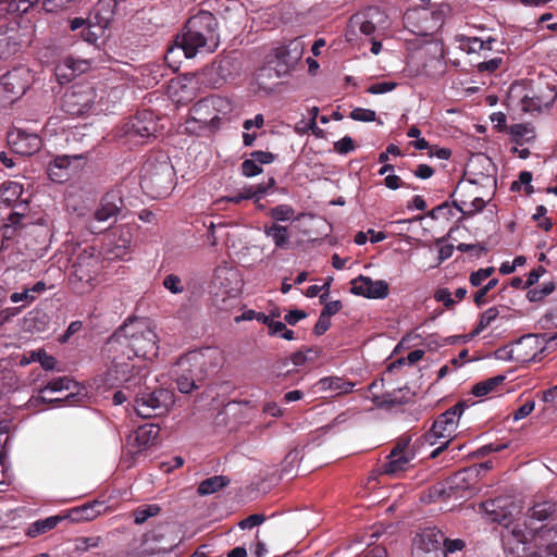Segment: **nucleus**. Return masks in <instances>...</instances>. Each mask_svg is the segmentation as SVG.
<instances>
[{
	"label": "nucleus",
	"instance_id": "nucleus-1",
	"mask_svg": "<svg viewBox=\"0 0 557 557\" xmlns=\"http://www.w3.org/2000/svg\"><path fill=\"white\" fill-rule=\"evenodd\" d=\"M106 351L111 366L104 374V384L131 389L143 383L141 367L135 361L151 359L158 354L157 334L147 320L129 319L110 336Z\"/></svg>",
	"mask_w": 557,
	"mask_h": 557
},
{
	"label": "nucleus",
	"instance_id": "nucleus-2",
	"mask_svg": "<svg viewBox=\"0 0 557 557\" xmlns=\"http://www.w3.org/2000/svg\"><path fill=\"white\" fill-rule=\"evenodd\" d=\"M174 169L164 154L158 159L149 158L144 166L140 180L141 188L151 197L160 198L170 193L173 186Z\"/></svg>",
	"mask_w": 557,
	"mask_h": 557
},
{
	"label": "nucleus",
	"instance_id": "nucleus-3",
	"mask_svg": "<svg viewBox=\"0 0 557 557\" xmlns=\"http://www.w3.org/2000/svg\"><path fill=\"white\" fill-rule=\"evenodd\" d=\"M463 413V405L456 404L440 414L433 422L431 430L424 435V441L431 446L438 445L431 453V457H437L455 437L460 417Z\"/></svg>",
	"mask_w": 557,
	"mask_h": 557
},
{
	"label": "nucleus",
	"instance_id": "nucleus-4",
	"mask_svg": "<svg viewBox=\"0 0 557 557\" xmlns=\"http://www.w3.org/2000/svg\"><path fill=\"white\" fill-rule=\"evenodd\" d=\"M388 28V17L384 11L376 7H370L354 14L345 33L349 42L358 41L359 34L367 37L380 35Z\"/></svg>",
	"mask_w": 557,
	"mask_h": 557
},
{
	"label": "nucleus",
	"instance_id": "nucleus-5",
	"mask_svg": "<svg viewBox=\"0 0 557 557\" xmlns=\"http://www.w3.org/2000/svg\"><path fill=\"white\" fill-rule=\"evenodd\" d=\"M305 47L299 39L290 40L287 45L280 46L267 55L265 66L260 70V76L282 77L288 74L300 61Z\"/></svg>",
	"mask_w": 557,
	"mask_h": 557
},
{
	"label": "nucleus",
	"instance_id": "nucleus-6",
	"mask_svg": "<svg viewBox=\"0 0 557 557\" xmlns=\"http://www.w3.org/2000/svg\"><path fill=\"white\" fill-rule=\"evenodd\" d=\"M216 48L218 45L212 44L208 38L200 37V35L195 34L191 29L185 28V32L181 36H177L174 45L169 48L165 61L172 69L177 70L178 62L176 61V57L181 53L189 59L198 53L213 52Z\"/></svg>",
	"mask_w": 557,
	"mask_h": 557
},
{
	"label": "nucleus",
	"instance_id": "nucleus-7",
	"mask_svg": "<svg viewBox=\"0 0 557 557\" xmlns=\"http://www.w3.org/2000/svg\"><path fill=\"white\" fill-rule=\"evenodd\" d=\"M8 221L9 222L1 227L3 243L15 240L16 245L27 247V244H24L25 237L26 235L32 236V233H28L27 228L32 227L34 224L28 201L23 200L15 202Z\"/></svg>",
	"mask_w": 557,
	"mask_h": 557
},
{
	"label": "nucleus",
	"instance_id": "nucleus-8",
	"mask_svg": "<svg viewBox=\"0 0 557 557\" xmlns=\"http://www.w3.org/2000/svg\"><path fill=\"white\" fill-rule=\"evenodd\" d=\"M218 286L213 292V304L220 310H230L238 302L242 290L239 273L232 269H223L216 275Z\"/></svg>",
	"mask_w": 557,
	"mask_h": 557
},
{
	"label": "nucleus",
	"instance_id": "nucleus-9",
	"mask_svg": "<svg viewBox=\"0 0 557 557\" xmlns=\"http://www.w3.org/2000/svg\"><path fill=\"white\" fill-rule=\"evenodd\" d=\"M173 404V393L168 389L160 388L137 395L134 408L139 417L149 419L168 412Z\"/></svg>",
	"mask_w": 557,
	"mask_h": 557
},
{
	"label": "nucleus",
	"instance_id": "nucleus-10",
	"mask_svg": "<svg viewBox=\"0 0 557 557\" xmlns=\"http://www.w3.org/2000/svg\"><path fill=\"white\" fill-rule=\"evenodd\" d=\"M100 270V255L97 250L92 247L84 249L73 264L72 282L82 283V292L90 289Z\"/></svg>",
	"mask_w": 557,
	"mask_h": 557
},
{
	"label": "nucleus",
	"instance_id": "nucleus-11",
	"mask_svg": "<svg viewBox=\"0 0 557 557\" xmlns=\"http://www.w3.org/2000/svg\"><path fill=\"white\" fill-rule=\"evenodd\" d=\"M34 74L30 69L17 67L0 78V98L2 101L13 103L25 94L34 82Z\"/></svg>",
	"mask_w": 557,
	"mask_h": 557
},
{
	"label": "nucleus",
	"instance_id": "nucleus-12",
	"mask_svg": "<svg viewBox=\"0 0 557 557\" xmlns=\"http://www.w3.org/2000/svg\"><path fill=\"white\" fill-rule=\"evenodd\" d=\"M222 362V351L215 347H205L181 357V366L185 370H191V367H196L198 376H206L208 373L215 371Z\"/></svg>",
	"mask_w": 557,
	"mask_h": 557
},
{
	"label": "nucleus",
	"instance_id": "nucleus-13",
	"mask_svg": "<svg viewBox=\"0 0 557 557\" xmlns=\"http://www.w3.org/2000/svg\"><path fill=\"white\" fill-rule=\"evenodd\" d=\"M230 109V103L226 99L219 96L206 97L196 102L190 112L197 116L198 122L207 124L211 129L218 131L221 125L220 113Z\"/></svg>",
	"mask_w": 557,
	"mask_h": 557
},
{
	"label": "nucleus",
	"instance_id": "nucleus-14",
	"mask_svg": "<svg viewBox=\"0 0 557 557\" xmlns=\"http://www.w3.org/2000/svg\"><path fill=\"white\" fill-rule=\"evenodd\" d=\"M444 534L435 528L419 532L412 543V557H445Z\"/></svg>",
	"mask_w": 557,
	"mask_h": 557
},
{
	"label": "nucleus",
	"instance_id": "nucleus-15",
	"mask_svg": "<svg viewBox=\"0 0 557 557\" xmlns=\"http://www.w3.org/2000/svg\"><path fill=\"white\" fill-rule=\"evenodd\" d=\"M77 389L76 382L70 380L67 376H61L51 380L45 386L37 389V406L40 403H62L70 401L75 397L74 391Z\"/></svg>",
	"mask_w": 557,
	"mask_h": 557
},
{
	"label": "nucleus",
	"instance_id": "nucleus-16",
	"mask_svg": "<svg viewBox=\"0 0 557 557\" xmlns=\"http://www.w3.org/2000/svg\"><path fill=\"white\" fill-rule=\"evenodd\" d=\"M414 457L416 453L408 441L398 442L386 456L382 472L389 476H399L411 468Z\"/></svg>",
	"mask_w": 557,
	"mask_h": 557
},
{
	"label": "nucleus",
	"instance_id": "nucleus-17",
	"mask_svg": "<svg viewBox=\"0 0 557 557\" xmlns=\"http://www.w3.org/2000/svg\"><path fill=\"white\" fill-rule=\"evenodd\" d=\"M95 98L96 92L89 85L74 86L64 94L62 107L69 114L81 115L91 108Z\"/></svg>",
	"mask_w": 557,
	"mask_h": 557
},
{
	"label": "nucleus",
	"instance_id": "nucleus-18",
	"mask_svg": "<svg viewBox=\"0 0 557 557\" xmlns=\"http://www.w3.org/2000/svg\"><path fill=\"white\" fill-rule=\"evenodd\" d=\"M502 542L507 557H523L525 554L527 533L524 524L512 521L504 525Z\"/></svg>",
	"mask_w": 557,
	"mask_h": 557
},
{
	"label": "nucleus",
	"instance_id": "nucleus-19",
	"mask_svg": "<svg viewBox=\"0 0 557 557\" xmlns=\"http://www.w3.org/2000/svg\"><path fill=\"white\" fill-rule=\"evenodd\" d=\"M481 509L488 520L505 525L511 522L517 506L508 497H497L482 503Z\"/></svg>",
	"mask_w": 557,
	"mask_h": 557
},
{
	"label": "nucleus",
	"instance_id": "nucleus-20",
	"mask_svg": "<svg viewBox=\"0 0 557 557\" xmlns=\"http://www.w3.org/2000/svg\"><path fill=\"white\" fill-rule=\"evenodd\" d=\"M350 293L369 299H384L388 296V283L384 280L373 281L369 276L359 275L350 282Z\"/></svg>",
	"mask_w": 557,
	"mask_h": 557
},
{
	"label": "nucleus",
	"instance_id": "nucleus-21",
	"mask_svg": "<svg viewBox=\"0 0 557 557\" xmlns=\"http://www.w3.org/2000/svg\"><path fill=\"white\" fill-rule=\"evenodd\" d=\"M542 351L543 347L539 337L532 334L525 335L511 345L509 360L528 363L535 361Z\"/></svg>",
	"mask_w": 557,
	"mask_h": 557
},
{
	"label": "nucleus",
	"instance_id": "nucleus-22",
	"mask_svg": "<svg viewBox=\"0 0 557 557\" xmlns=\"http://www.w3.org/2000/svg\"><path fill=\"white\" fill-rule=\"evenodd\" d=\"M157 133V123L149 112H144L133 117L126 124V136L136 143H144Z\"/></svg>",
	"mask_w": 557,
	"mask_h": 557
},
{
	"label": "nucleus",
	"instance_id": "nucleus-23",
	"mask_svg": "<svg viewBox=\"0 0 557 557\" xmlns=\"http://www.w3.org/2000/svg\"><path fill=\"white\" fill-rule=\"evenodd\" d=\"M159 428L154 424H145L129 434L126 440L128 453L135 457L156 444Z\"/></svg>",
	"mask_w": 557,
	"mask_h": 557
},
{
	"label": "nucleus",
	"instance_id": "nucleus-24",
	"mask_svg": "<svg viewBox=\"0 0 557 557\" xmlns=\"http://www.w3.org/2000/svg\"><path fill=\"white\" fill-rule=\"evenodd\" d=\"M216 26L218 23L212 13L200 11L187 21L185 28L191 29L195 34L206 37L209 41L219 46Z\"/></svg>",
	"mask_w": 557,
	"mask_h": 557
},
{
	"label": "nucleus",
	"instance_id": "nucleus-25",
	"mask_svg": "<svg viewBox=\"0 0 557 557\" xmlns=\"http://www.w3.org/2000/svg\"><path fill=\"white\" fill-rule=\"evenodd\" d=\"M90 69V62L85 59L65 58L55 67V75L61 83L70 82L75 76L87 72Z\"/></svg>",
	"mask_w": 557,
	"mask_h": 557
},
{
	"label": "nucleus",
	"instance_id": "nucleus-26",
	"mask_svg": "<svg viewBox=\"0 0 557 557\" xmlns=\"http://www.w3.org/2000/svg\"><path fill=\"white\" fill-rule=\"evenodd\" d=\"M123 208V200L119 193L110 191L101 200L99 208L95 212V220L98 222H108L116 219Z\"/></svg>",
	"mask_w": 557,
	"mask_h": 557
},
{
	"label": "nucleus",
	"instance_id": "nucleus-27",
	"mask_svg": "<svg viewBox=\"0 0 557 557\" xmlns=\"http://www.w3.org/2000/svg\"><path fill=\"white\" fill-rule=\"evenodd\" d=\"M34 136L22 129H16L8 134V143L11 150L18 158L30 157L34 154Z\"/></svg>",
	"mask_w": 557,
	"mask_h": 557
},
{
	"label": "nucleus",
	"instance_id": "nucleus-28",
	"mask_svg": "<svg viewBox=\"0 0 557 557\" xmlns=\"http://www.w3.org/2000/svg\"><path fill=\"white\" fill-rule=\"evenodd\" d=\"M72 159L78 160V156H73ZM71 158L69 156L57 157L48 166V177L55 183H63L71 176Z\"/></svg>",
	"mask_w": 557,
	"mask_h": 557
},
{
	"label": "nucleus",
	"instance_id": "nucleus-29",
	"mask_svg": "<svg viewBox=\"0 0 557 557\" xmlns=\"http://www.w3.org/2000/svg\"><path fill=\"white\" fill-rule=\"evenodd\" d=\"M320 391L331 392L333 395L351 393L356 384L339 376H326L317 383Z\"/></svg>",
	"mask_w": 557,
	"mask_h": 557
},
{
	"label": "nucleus",
	"instance_id": "nucleus-30",
	"mask_svg": "<svg viewBox=\"0 0 557 557\" xmlns=\"http://www.w3.org/2000/svg\"><path fill=\"white\" fill-rule=\"evenodd\" d=\"M557 98V90L555 87L547 86L545 95L523 98V109L525 111H542L549 108Z\"/></svg>",
	"mask_w": 557,
	"mask_h": 557
},
{
	"label": "nucleus",
	"instance_id": "nucleus-31",
	"mask_svg": "<svg viewBox=\"0 0 557 557\" xmlns=\"http://www.w3.org/2000/svg\"><path fill=\"white\" fill-rule=\"evenodd\" d=\"M104 510V504L102 502L95 500L83 506L73 508L70 511L69 517L76 522L90 521L97 518L99 515H101Z\"/></svg>",
	"mask_w": 557,
	"mask_h": 557
},
{
	"label": "nucleus",
	"instance_id": "nucleus-32",
	"mask_svg": "<svg viewBox=\"0 0 557 557\" xmlns=\"http://www.w3.org/2000/svg\"><path fill=\"white\" fill-rule=\"evenodd\" d=\"M425 20H428V11L424 8L410 9L404 14L405 27L417 35L425 34V28L420 24Z\"/></svg>",
	"mask_w": 557,
	"mask_h": 557
},
{
	"label": "nucleus",
	"instance_id": "nucleus-33",
	"mask_svg": "<svg viewBox=\"0 0 557 557\" xmlns=\"http://www.w3.org/2000/svg\"><path fill=\"white\" fill-rule=\"evenodd\" d=\"M264 234L271 238L276 249H288L289 232L287 226H283L278 223H273L270 226L264 227Z\"/></svg>",
	"mask_w": 557,
	"mask_h": 557
},
{
	"label": "nucleus",
	"instance_id": "nucleus-34",
	"mask_svg": "<svg viewBox=\"0 0 557 557\" xmlns=\"http://www.w3.org/2000/svg\"><path fill=\"white\" fill-rule=\"evenodd\" d=\"M133 242V234L129 227H122L117 238L113 243L111 253L113 258L123 259L129 251Z\"/></svg>",
	"mask_w": 557,
	"mask_h": 557
},
{
	"label": "nucleus",
	"instance_id": "nucleus-35",
	"mask_svg": "<svg viewBox=\"0 0 557 557\" xmlns=\"http://www.w3.org/2000/svg\"><path fill=\"white\" fill-rule=\"evenodd\" d=\"M110 18L102 17L96 24L88 22L85 28L82 30V38L88 44H96L100 37L104 35L107 27L109 26Z\"/></svg>",
	"mask_w": 557,
	"mask_h": 557
},
{
	"label": "nucleus",
	"instance_id": "nucleus-36",
	"mask_svg": "<svg viewBox=\"0 0 557 557\" xmlns=\"http://www.w3.org/2000/svg\"><path fill=\"white\" fill-rule=\"evenodd\" d=\"M35 284L25 285L21 290H16L10 295V300L13 304H21L13 308L12 314L18 313L22 309L30 305L35 300Z\"/></svg>",
	"mask_w": 557,
	"mask_h": 557
},
{
	"label": "nucleus",
	"instance_id": "nucleus-37",
	"mask_svg": "<svg viewBox=\"0 0 557 557\" xmlns=\"http://www.w3.org/2000/svg\"><path fill=\"white\" fill-rule=\"evenodd\" d=\"M509 134L517 145L528 144L535 139V129L531 124H513L509 127Z\"/></svg>",
	"mask_w": 557,
	"mask_h": 557
},
{
	"label": "nucleus",
	"instance_id": "nucleus-38",
	"mask_svg": "<svg viewBox=\"0 0 557 557\" xmlns=\"http://www.w3.org/2000/svg\"><path fill=\"white\" fill-rule=\"evenodd\" d=\"M225 475H214L203 480L198 486V494L201 496L213 494L230 484Z\"/></svg>",
	"mask_w": 557,
	"mask_h": 557
},
{
	"label": "nucleus",
	"instance_id": "nucleus-39",
	"mask_svg": "<svg viewBox=\"0 0 557 557\" xmlns=\"http://www.w3.org/2000/svg\"><path fill=\"white\" fill-rule=\"evenodd\" d=\"M23 187L16 182L4 183L0 187V205H4L5 207H10L12 202H16V200L22 195Z\"/></svg>",
	"mask_w": 557,
	"mask_h": 557
},
{
	"label": "nucleus",
	"instance_id": "nucleus-40",
	"mask_svg": "<svg viewBox=\"0 0 557 557\" xmlns=\"http://www.w3.org/2000/svg\"><path fill=\"white\" fill-rule=\"evenodd\" d=\"M101 543L100 536H81L73 540V549L72 552L82 555L89 549L99 547Z\"/></svg>",
	"mask_w": 557,
	"mask_h": 557
},
{
	"label": "nucleus",
	"instance_id": "nucleus-41",
	"mask_svg": "<svg viewBox=\"0 0 557 557\" xmlns=\"http://www.w3.org/2000/svg\"><path fill=\"white\" fill-rule=\"evenodd\" d=\"M269 215L276 222H287L292 220H300L304 214L301 213L295 216V210L292 206L278 205L270 210Z\"/></svg>",
	"mask_w": 557,
	"mask_h": 557
},
{
	"label": "nucleus",
	"instance_id": "nucleus-42",
	"mask_svg": "<svg viewBox=\"0 0 557 557\" xmlns=\"http://www.w3.org/2000/svg\"><path fill=\"white\" fill-rule=\"evenodd\" d=\"M182 127L183 133L197 136L203 135L207 132H215L214 129H211L209 125L198 122L197 116H195L190 111L189 116L186 119Z\"/></svg>",
	"mask_w": 557,
	"mask_h": 557
},
{
	"label": "nucleus",
	"instance_id": "nucleus-43",
	"mask_svg": "<svg viewBox=\"0 0 557 557\" xmlns=\"http://www.w3.org/2000/svg\"><path fill=\"white\" fill-rule=\"evenodd\" d=\"M173 372L176 375V385L181 393L187 394L198 388V381L195 376H190L188 373L183 370H178L176 367H174Z\"/></svg>",
	"mask_w": 557,
	"mask_h": 557
},
{
	"label": "nucleus",
	"instance_id": "nucleus-44",
	"mask_svg": "<svg viewBox=\"0 0 557 557\" xmlns=\"http://www.w3.org/2000/svg\"><path fill=\"white\" fill-rule=\"evenodd\" d=\"M505 380L504 375H496L494 377H490L485 381H482L473 386L472 393L476 397L486 396L492 391L495 389L496 386L502 384Z\"/></svg>",
	"mask_w": 557,
	"mask_h": 557
},
{
	"label": "nucleus",
	"instance_id": "nucleus-45",
	"mask_svg": "<svg viewBox=\"0 0 557 557\" xmlns=\"http://www.w3.org/2000/svg\"><path fill=\"white\" fill-rule=\"evenodd\" d=\"M1 3L5 4L4 9L8 13L23 14L27 13L28 10L34 5L33 0H4Z\"/></svg>",
	"mask_w": 557,
	"mask_h": 557
},
{
	"label": "nucleus",
	"instance_id": "nucleus-46",
	"mask_svg": "<svg viewBox=\"0 0 557 557\" xmlns=\"http://www.w3.org/2000/svg\"><path fill=\"white\" fill-rule=\"evenodd\" d=\"M159 511H160V507L154 504L141 506L134 511V522L136 524H143L149 518L158 515Z\"/></svg>",
	"mask_w": 557,
	"mask_h": 557
},
{
	"label": "nucleus",
	"instance_id": "nucleus-47",
	"mask_svg": "<svg viewBox=\"0 0 557 557\" xmlns=\"http://www.w3.org/2000/svg\"><path fill=\"white\" fill-rule=\"evenodd\" d=\"M460 48L467 53H478L483 51L482 39L478 37L460 36L458 38Z\"/></svg>",
	"mask_w": 557,
	"mask_h": 557
},
{
	"label": "nucleus",
	"instance_id": "nucleus-48",
	"mask_svg": "<svg viewBox=\"0 0 557 557\" xmlns=\"http://www.w3.org/2000/svg\"><path fill=\"white\" fill-rule=\"evenodd\" d=\"M499 314V310L496 307H491L486 309L480 318L479 324L473 331L472 335L480 334L484 329H486Z\"/></svg>",
	"mask_w": 557,
	"mask_h": 557
},
{
	"label": "nucleus",
	"instance_id": "nucleus-49",
	"mask_svg": "<svg viewBox=\"0 0 557 557\" xmlns=\"http://www.w3.org/2000/svg\"><path fill=\"white\" fill-rule=\"evenodd\" d=\"M37 362L40 363L41 368L46 371H61L60 363L57 359L48 355L45 350H37Z\"/></svg>",
	"mask_w": 557,
	"mask_h": 557
},
{
	"label": "nucleus",
	"instance_id": "nucleus-50",
	"mask_svg": "<svg viewBox=\"0 0 557 557\" xmlns=\"http://www.w3.org/2000/svg\"><path fill=\"white\" fill-rule=\"evenodd\" d=\"M555 289L553 282L545 283L541 288H533L528 292V299L532 302H536L550 295Z\"/></svg>",
	"mask_w": 557,
	"mask_h": 557
},
{
	"label": "nucleus",
	"instance_id": "nucleus-51",
	"mask_svg": "<svg viewBox=\"0 0 557 557\" xmlns=\"http://www.w3.org/2000/svg\"><path fill=\"white\" fill-rule=\"evenodd\" d=\"M462 205L463 207L456 205L458 210L465 215H473L483 210L485 201L482 198L476 197L470 203L462 202Z\"/></svg>",
	"mask_w": 557,
	"mask_h": 557
},
{
	"label": "nucleus",
	"instance_id": "nucleus-52",
	"mask_svg": "<svg viewBox=\"0 0 557 557\" xmlns=\"http://www.w3.org/2000/svg\"><path fill=\"white\" fill-rule=\"evenodd\" d=\"M349 116L358 122H373L376 120L375 111L364 108H355Z\"/></svg>",
	"mask_w": 557,
	"mask_h": 557
},
{
	"label": "nucleus",
	"instance_id": "nucleus-53",
	"mask_svg": "<svg viewBox=\"0 0 557 557\" xmlns=\"http://www.w3.org/2000/svg\"><path fill=\"white\" fill-rule=\"evenodd\" d=\"M163 286L172 294H181L184 292L182 280L175 274H169L163 280Z\"/></svg>",
	"mask_w": 557,
	"mask_h": 557
},
{
	"label": "nucleus",
	"instance_id": "nucleus-54",
	"mask_svg": "<svg viewBox=\"0 0 557 557\" xmlns=\"http://www.w3.org/2000/svg\"><path fill=\"white\" fill-rule=\"evenodd\" d=\"M63 519L64 517L62 516H51L42 520H37V534L54 529Z\"/></svg>",
	"mask_w": 557,
	"mask_h": 557
},
{
	"label": "nucleus",
	"instance_id": "nucleus-55",
	"mask_svg": "<svg viewBox=\"0 0 557 557\" xmlns=\"http://www.w3.org/2000/svg\"><path fill=\"white\" fill-rule=\"evenodd\" d=\"M262 172V168L252 159H246L242 163V174L246 177H253Z\"/></svg>",
	"mask_w": 557,
	"mask_h": 557
},
{
	"label": "nucleus",
	"instance_id": "nucleus-56",
	"mask_svg": "<svg viewBox=\"0 0 557 557\" xmlns=\"http://www.w3.org/2000/svg\"><path fill=\"white\" fill-rule=\"evenodd\" d=\"M434 299L437 302H442L446 308H451L456 304L455 299L451 296V293L449 292L448 288L445 287L438 288L434 293Z\"/></svg>",
	"mask_w": 557,
	"mask_h": 557
},
{
	"label": "nucleus",
	"instance_id": "nucleus-57",
	"mask_svg": "<svg viewBox=\"0 0 557 557\" xmlns=\"http://www.w3.org/2000/svg\"><path fill=\"white\" fill-rule=\"evenodd\" d=\"M396 86L394 82H381L369 86L367 91L371 95H382L394 90Z\"/></svg>",
	"mask_w": 557,
	"mask_h": 557
},
{
	"label": "nucleus",
	"instance_id": "nucleus-58",
	"mask_svg": "<svg viewBox=\"0 0 557 557\" xmlns=\"http://www.w3.org/2000/svg\"><path fill=\"white\" fill-rule=\"evenodd\" d=\"M493 272H494V268H492V267L479 269L478 271L473 272L470 275V283L473 286H480L483 281H485L487 277H490L492 275Z\"/></svg>",
	"mask_w": 557,
	"mask_h": 557
},
{
	"label": "nucleus",
	"instance_id": "nucleus-59",
	"mask_svg": "<svg viewBox=\"0 0 557 557\" xmlns=\"http://www.w3.org/2000/svg\"><path fill=\"white\" fill-rule=\"evenodd\" d=\"M355 149V144L351 137L345 136L334 144V150L341 154H347Z\"/></svg>",
	"mask_w": 557,
	"mask_h": 557
},
{
	"label": "nucleus",
	"instance_id": "nucleus-60",
	"mask_svg": "<svg viewBox=\"0 0 557 557\" xmlns=\"http://www.w3.org/2000/svg\"><path fill=\"white\" fill-rule=\"evenodd\" d=\"M535 408V403L533 400H529L522 406H520L512 414L513 421H519L521 419L527 418Z\"/></svg>",
	"mask_w": 557,
	"mask_h": 557
},
{
	"label": "nucleus",
	"instance_id": "nucleus-61",
	"mask_svg": "<svg viewBox=\"0 0 557 557\" xmlns=\"http://www.w3.org/2000/svg\"><path fill=\"white\" fill-rule=\"evenodd\" d=\"M546 535L549 539V543L546 545V557H557V531L547 530Z\"/></svg>",
	"mask_w": 557,
	"mask_h": 557
},
{
	"label": "nucleus",
	"instance_id": "nucleus-62",
	"mask_svg": "<svg viewBox=\"0 0 557 557\" xmlns=\"http://www.w3.org/2000/svg\"><path fill=\"white\" fill-rule=\"evenodd\" d=\"M502 63H503L502 58H494L488 61L480 62L476 67H478V71L481 73H483V72L493 73L500 66Z\"/></svg>",
	"mask_w": 557,
	"mask_h": 557
},
{
	"label": "nucleus",
	"instance_id": "nucleus-63",
	"mask_svg": "<svg viewBox=\"0 0 557 557\" xmlns=\"http://www.w3.org/2000/svg\"><path fill=\"white\" fill-rule=\"evenodd\" d=\"M275 185V180L273 177H270L268 183H261V184H258L256 186H253V193L256 194L255 196V201H259L260 199L263 198V196Z\"/></svg>",
	"mask_w": 557,
	"mask_h": 557
},
{
	"label": "nucleus",
	"instance_id": "nucleus-64",
	"mask_svg": "<svg viewBox=\"0 0 557 557\" xmlns=\"http://www.w3.org/2000/svg\"><path fill=\"white\" fill-rule=\"evenodd\" d=\"M263 521H264L263 515H251V516L247 517L246 519L242 520L238 523V527L243 530L252 529L253 527L261 524Z\"/></svg>",
	"mask_w": 557,
	"mask_h": 557
}]
</instances>
